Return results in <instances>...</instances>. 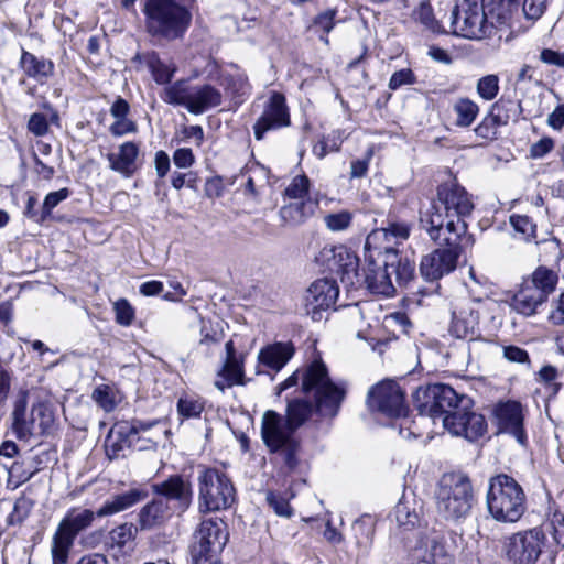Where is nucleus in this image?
<instances>
[{
    "instance_id": "nucleus-49",
    "label": "nucleus",
    "mask_w": 564,
    "mask_h": 564,
    "mask_svg": "<svg viewBox=\"0 0 564 564\" xmlns=\"http://www.w3.org/2000/svg\"><path fill=\"white\" fill-rule=\"evenodd\" d=\"M68 196H69L68 188H62L59 191L48 193L45 196L44 202L41 207V218L46 220L51 216L52 210L61 202L65 200Z\"/></svg>"
},
{
    "instance_id": "nucleus-63",
    "label": "nucleus",
    "mask_w": 564,
    "mask_h": 564,
    "mask_svg": "<svg viewBox=\"0 0 564 564\" xmlns=\"http://www.w3.org/2000/svg\"><path fill=\"white\" fill-rule=\"evenodd\" d=\"M336 10L328 9L314 19V25L328 34L335 26Z\"/></svg>"
},
{
    "instance_id": "nucleus-34",
    "label": "nucleus",
    "mask_w": 564,
    "mask_h": 564,
    "mask_svg": "<svg viewBox=\"0 0 564 564\" xmlns=\"http://www.w3.org/2000/svg\"><path fill=\"white\" fill-rule=\"evenodd\" d=\"M78 531H55L52 539L53 564H66Z\"/></svg>"
},
{
    "instance_id": "nucleus-39",
    "label": "nucleus",
    "mask_w": 564,
    "mask_h": 564,
    "mask_svg": "<svg viewBox=\"0 0 564 564\" xmlns=\"http://www.w3.org/2000/svg\"><path fill=\"white\" fill-rule=\"evenodd\" d=\"M453 110L456 113V126L467 128L477 118L479 107L469 98H460L454 104Z\"/></svg>"
},
{
    "instance_id": "nucleus-10",
    "label": "nucleus",
    "mask_w": 564,
    "mask_h": 564,
    "mask_svg": "<svg viewBox=\"0 0 564 564\" xmlns=\"http://www.w3.org/2000/svg\"><path fill=\"white\" fill-rule=\"evenodd\" d=\"M451 28L455 35L469 39H484L490 30L482 0H462L451 15Z\"/></svg>"
},
{
    "instance_id": "nucleus-64",
    "label": "nucleus",
    "mask_w": 564,
    "mask_h": 564,
    "mask_svg": "<svg viewBox=\"0 0 564 564\" xmlns=\"http://www.w3.org/2000/svg\"><path fill=\"white\" fill-rule=\"evenodd\" d=\"M540 61L546 65L564 67V53L551 48H543L540 53Z\"/></svg>"
},
{
    "instance_id": "nucleus-51",
    "label": "nucleus",
    "mask_w": 564,
    "mask_h": 564,
    "mask_svg": "<svg viewBox=\"0 0 564 564\" xmlns=\"http://www.w3.org/2000/svg\"><path fill=\"white\" fill-rule=\"evenodd\" d=\"M513 104L510 100H498L495 104L491 105L490 111L488 116L492 118V120L499 126H506L508 124L510 120V108H512Z\"/></svg>"
},
{
    "instance_id": "nucleus-6",
    "label": "nucleus",
    "mask_w": 564,
    "mask_h": 564,
    "mask_svg": "<svg viewBox=\"0 0 564 564\" xmlns=\"http://www.w3.org/2000/svg\"><path fill=\"white\" fill-rule=\"evenodd\" d=\"M473 503V486L464 474L448 473L442 476L436 492L437 512L446 520L458 522L465 518Z\"/></svg>"
},
{
    "instance_id": "nucleus-14",
    "label": "nucleus",
    "mask_w": 564,
    "mask_h": 564,
    "mask_svg": "<svg viewBox=\"0 0 564 564\" xmlns=\"http://www.w3.org/2000/svg\"><path fill=\"white\" fill-rule=\"evenodd\" d=\"M370 410L380 412L389 417H400L406 414L404 392L393 380H383L373 386L368 392Z\"/></svg>"
},
{
    "instance_id": "nucleus-18",
    "label": "nucleus",
    "mask_w": 564,
    "mask_h": 564,
    "mask_svg": "<svg viewBox=\"0 0 564 564\" xmlns=\"http://www.w3.org/2000/svg\"><path fill=\"white\" fill-rule=\"evenodd\" d=\"M322 256L328 260V268L340 275L347 286L357 288L361 282L358 257L346 246L324 248Z\"/></svg>"
},
{
    "instance_id": "nucleus-2",
    "label": "nucleus",
    "mask_w": 564,
    "mask_h": 564,
    "mask_svg": "<svg viewBox=\"0 0 564 564\" xmlns=\"http://www.w3.org/2000/svg\"><path fill=\"white\" fill-rule=\"evenodd\" d=\"M315 410L308 400L294 398L288 400L285 417L268 410L261 419V437L270 453L276 454L289 468L297 465L301 448L296 431L311 417Z\"/></svg>"
},
{
    "instance_id": "nucleus-16",
    "label": "nucleus",
    "mask_w": 564,
    "mask_h": 564,
    "mask_svg": "<svg viewBox=\"0 0 564 564\" xmlns=\"http://www.w3.org/2000/svg\"><path fill=\"white\" fill-rule=\"evenodd\" d=\"M156 422H143L140 420L119 421L108 433L105 441V451L109 459H118L124 456L123 452L129 448L134 440L142 432L149 431Z\"/></svg>"
},
{
    "instance_id": "nucleus-44",
    "label": "nucleus",
    "mask_w": 564,
    "mask_h": 564,
    "mask_svg": "<svg viewBox=\"0 0 564 564\" xmlns=\"http://www.w3.org/2000/svg\"><path fill=\"white\" fill-rule=\"evenodd\" d=\"M204 410V402L193 397H183L178 399L177 412L184 419L198 417Z\"/></svg>"
},
{
    "instance_id": "nucleus-8",
    "label": "nucleus",
    "mask_w": 564,
    "mask_h": 564,
    "mask_svg": "<svg viewBox=\"0 0 564 564\" xmlns=\"http://www.w3.org/2000/svg\"><path fill=\"white\" fill-rule=\"evenodd\" d=\"M446 234H442L440 238H430L435 243L440 245L437 248L422 257L420 263V272L422 278L429 282H436L444 275L452 273L458 262V258L465 247L471 246L474 241H465L463 238H458L457 241H447Z\"/></svg>"
},
{
    "instance_id": "nucleus-40",
    "label": "nucleus",
    "mask_w": 564,
    "mask_h": 564,
    "mask_svg": "<svg viewBox=\"0 0 564 564\" xmlns=\"http://www.w3.org/2000/svg\"><path fill=\"white\" fill-rule=\"evenodd\" d=\"M132 531H106L104 536L105 550L126 554L132 550Z\"/></svg>"
},
{
    "instance_id": "nucleus-54",
    "label": "nucleus",
    "mask_w": 564,
    "mask_h": 564,
    "mask_svg": "<svg viewBox=\"0 0 564 564\" xmlns=\"http://www.w3.org/2000/svg\"><path fill=\"white\" fill-rule=\"evenodd\" d=\"M415 82L414 73L410 68H403L391 75L388 87L391 90H397L404 85H412Z\"/></svg>"
},
{
    "instance_id": "nucleus-37",
    "label": "nucleus",
    "mask_w": 564,
    "mask_h": 564,
    "mask_svg": "<svg viewBox=\"0 0 564 564\" xmlns=\"http://www.w3.org/2000/svg\"><path fill=\"white\" fill-rule=\"evenodd\" d=\"M193 86L186 80H177L164 88L163 100L175 106H183L188 110Z\"/></svg>"
},
{
    "instance_id": "nucleus-45",
    "label": "nucleus",
    "mask_w": 564,
    "mask_h": 564,
    "mask_svg": "<svg viewBox=\"0 0 564 564\" xmlns=\"http://www.w3.org/2000/svg\"><path fill=\"white\" fill-rule=\"evenodd\" d=\"M478 95L487 100H494L499 93V77L495 74L486 75L477 82Z\"/></svg>"
},
{
    "instance_id": "nucleus-20",
    "label": "nucleus",
    "mask_w": 564,
    "mask_h": 564,
    "mask_svg": "<svg viewBox=\"0 0 564 564\" xmlns=\"http://www.w3.org/2000/svg\"><path fill=\"white\" fill-rule=\"evenodd\" d=\"M288 126H290V113L285 98L280 93H272L262 115L253 126L254 137L257 140H262L268 131Z\"/></svg>"
},
{
    "instance_id": "nucleus-50",
    "label": "nucleus",
    "mask_w": 564,
    "mask_h": 564,
    "mask_svg": "<svg viewBox=\"0 0 564 564\" xmlns=\"http://www.w3.org/2000/svg\"><path fill=\"white\" fill-rule=\"evenodd\" d=\"M113 311L116 313V322L121 326H130L134 319V308L126 300L120 299L113 304Z\"/></svg>"
},
{
    "instance_id": "nucleus-38",
    "label": "nucleus",
    "mask_w": 564,
    "mask_h": 564,
    "mask_svg": "<svg viewBox=\"0 0 564 564\" xmlns=\"http://www.w3.org/2000/svg\"><path fill=\"white\" fill-rule=\"evenodd\" d=\"M389 521V525L395 524L400 529H413L421 525V519L419 514L412 510L404 501H400L394 507Z\"/></svg>"
},
{
    "instance_id": "nucleus-21",
    "label": "nucleus",
    "mask_w": 564,
    "mask_h": 564,
    "mask_svg": "<svg viewBox=\"0 0 564 564\" xmlns=\"http://www.w3.org/2000/svg\"><path fill=\"white\" fill-rule=\"evenodd\" d=\"M339 295V288L335 280L324 278L314 281L307 289L305 296L306 312L313 319L321 318V312L335 305Z\"/></svg>"
},
{
    "instance_id": "nucleus-32",
    "label": "nucleus",
    "mask_w": 564,
    "mask_h": 564,
    "mask_svg": "<svg viewBox=\"0 0 564 564\" xmlns=\"http://www.w3.org/2000/svg\"><path fill=\"white\" fill-rule=\"evenodd\" d=\"M173 512L172 508L163 499L152 500L139 513L141 529L163 525Z\"/></svg>"
},
{
    "instance_id": "nucleus-53",
    "label": "nucleus",
    "mask_w": 564,
    "mask_h": 564,
    "mask_svg": "<svg viewBox=\"0 0 564 564\" xmlns=\"http://www.w3.org/2000/svg\"><path fill=\"white\" fill-rule=\"evenodd\" d=\"M324 221L329 230L341 231L349 227L351 214L348 212L328 214L324 217Z\"/></svg>"
},
{
    "instance_id": "nucleus-1",
    "label": "nucleus",
    "mask_w": 564,
    "mask_h": 564,
    "mask_svg": "<svg viewBox=\"0 0 564 564\" xmlns=\"http://www.w3.org/2000/svg\"><path fill=\"white\" fill-rule=\"evenodd\" d=\"M473 209L474 204L467 191L455 180H451L440 184L436 198L420 209L419 225L429 238L441 239L444 232L449 236L447 241L452 243L458 238L473 241L471 236L467 235L465 221Z\"/></svg>"
},
{
    "instance_id": "nucleus-7",
    "label": "nucleus",
    "mask_w": 564,
    "mask_h": 564,
    "mask_svg": "<svg viewBox=\"0 0 564 564\" xmlns=\"http://www.w3.org/2000/svg\"><path fill=\"white\" fill-rule=\"evenodd\" d=\"M198 510L202 513L228 509L235 501L231 479L216 468H204L197 477Z\"/></svg>"
},
{
    "instance_id": "nucleus-27",
    "label": "nucleus",
    "mask_w": 564,
    "mask_h": 564,
    "mask_svg": "<svg viewBox=\"0 0 564 564\" xmlns=\"http://www.w3.org/2000/svg\"><path fill=\"white\" fill-rule=\"evenodd\" d=\"M148 496V490L141 486L131 488L107 500L102 507L98 509L96 514L98 517H107L121 512L144 500Z\"/></svg>"
},
{
    "instance_id": "nucleus-48",
    "label": "nucleus",
    "mask_w": 564,
    "mask_h": 564,
    "mask_svg": "<svg viewBox=\"0 0 564 564\" xmlns=\"http://www.w3.org/2000/svg\"><path fill=\"white\" fill-rule=\"evenodd\" d=\"M12 430L18 438L24 440L34 433V421L26 417V412L21 413L19 416L11 414Z\"/></svg>"
},
{
    "instance_id": "nucleus-4",
    "label": "nucleus",
    "mask_w": 564,
    "mask_h": 564,
    "mask_svg": "<svg viewBox=\"0 0 564 564\" xmlns=\"http://www.w3.org/2000/svg\"><path fill=\"white\" fill-rule=\"evenodd\" d=\"M486 503L496 521L511 524L525 511V494L513 477L499 474L489 479Z\"/></svg>"
},
{
    "instance_id": "nucleus-26",
    "label": "nucleus",
    "mask_w": 564,
    "mask_h": 564,
    "mask_svg": "<svg viewBox=\"0 0 564 564\" xmlns=\"http://www.w3.org/2000/svg\"><path fill=\"white\" fill-rule=\"evenodd\" d=\"M228 540V531H196L191 545V555L202 551V555L219 557Z\"/></svg>"
},
{
    "instance_id": "nucleus-5",
    "label": "nucleus",
    "mask_w": 564,
    "mask_h": 564,
    "mask_svg": "<svg viewBox=\"0 0 564 564\" xmlns=\"http://www.w3.org/2000/svg\"><path fill=\"white\" fill-rule=\"evenodd\" d=\"M144 12L149 32L169 40L183 36L192 21L185 0H147Z\"/></svg>"
},
{
    "instance_id": "nucleus-57",
    "label": "nucleus",
    "mask_w": 564,
    "mask_h": 564,
    "mask_svg": "<svg viewBox=\"0 0 564 564\" xmlns=\"http://www.w3.org/2000/svg\"><path fill=\"white\" fill-rule=\"evenodd\" d=\"M414 18L420 21L426 28L435 31L436 23L433 17V10L431 6L426 2H421L420 6L414 11Z\"/></svg>"
},
{
    "instance_id": "nucleus-24",
    "label": "nucleus",
    "mask_w": 564,
    "mask_h": 564,
    "mask_svg": "<svg viewBox=\"0 0 564 564\" xmlns=\"http://www.w3.org/2000/svg\"><path fill=\"white\" fill-rule=\"evenodd\" d=\"M415 532L416 545L411 549L413 560L429 564H448L449 553L437 534L438 531H432L431 534Z\"/></svg>"
},
{
    "instance_id": "nucleus-22",
    "label": "nucleus",
    "mask_w": 564,
    "mask_h": 564,
    "mask_svg": "<svg viewBox=\"0 0 564 564\" xmlns=\"http://www.w3.org/2000/svg\"><path fill=\"white\" fill-rule=\"evenodd\" d=\"M152 489L154 494L161 496L160 499L166 501V505L173 503L171 508L174 512L183 513L192 503V485L180 475H173L162 482L154 484Z\"/></svg>"
},
{
    "instance_id": "nucleus-42",
    "label": "nucleus",
    "mask_w": 564,
    "mask_h": 564,
    "mask_svg": "<svg viewBox=\"0 0 564 564\" xmlns=\"http://www.w3.org/2000/svg\"><path fill=\"white\" fill-rule=\"evenodd\" d=\"M34 426L37 423L39 433H47L54 424V413L51 406L45 402H39L32 406L31 411Z\"/></svg>"
},
{
    "instance_id": "nucleus-35",
    "label": "nucleus",
    "mask_w": 564,
    "mask_h": 564,
    "mask_svg": "<svg viewBox=\"0 0 564 564\" xmlns=\"http://www.w3.org/2000/svg\"><path fill=\"white\" fill-rule=\"evenodd\" d=\"M142 58L156 84L164 85L170 83L176 70L172 63L162 61L154 52L143 55Z\"/></svg>"
},
{
    "instance_id": "nucleus-36",
    "label": "nucleus",
    "mask_w": 564,
    "mask_h": 564,
    "mask_svg": "<svg viewBox=\"0 0 564 564\" xmlns=\"http://www.w3.org/2000/svg\"><path fill=\"white\" fill-rule=\"evenodd\" d=\"M219 379L215 381V386L224 391L234 384H243V366L236 359H226L223 369L218 373Z\"/></svg>"
},
{
    "instance_id": "nucleus-19",
    "label": "nucleus",
    "mask_w": 564,
    "mask_h": 564,
    "mask_svg": "<svg viewBox=\"0 0 564 564\" xmlns=\"http://www.w3.org/2000/svg\"><path fill=\"white\" fill-rule=\"evenodd\" d=\"M543 531H518L506 543V553L514 564H533L541 553Z\"/></svg>"
},
{
    "instance_id": "nucleus-56",
    "label": "nucleus",
    "mask_w": 564,
    "mask_h": 564,
    "mask_svg": "<svg viewBox=\"0 0 564 564\" xmlns=\"http://www.w3.org/2000/svg\"><path fill=\"white\" fill-rule=\"evenodd\" d=\"M109 131L113 137H123L129 133H135L138 131V126L134 121L122 118L116 119V121L109 127Z\"/></svg>"
},
{
    "instance_id": "nucleus-11",
    "label": "nucleus",
    "mask_w": 564,
    "mask_h": 564,
    "mask_svg": "<svg viewBox=\"0 0 564 564\" xmlns=\"http://www.w3.org/2000/svg\"><path fill=\"white\" fill-rule=\"evenodd\" d=\"M310 178L302 174L292 178L284 191V195L294 202L289 203L280 209L282 220L290 225H299L311 217L317 208V202L308 197Z\"/></svg>"
},
{
    "instance_id": "nucleus-55",
    "label": "nucleus",
    "mask_w": 564,
    "mask_h": 564,
    "mask_svg": "<svg viewBox=\"0 0 564 564\" xmlns=\"http://www.w3.org/2000/svg\"><path fill=\"white\" fill-rule=\"evenodd\" d=\"M48 121L45 115L35 112L28 122V129L36 137L45 135L48 132Z\"/></svg>"
},
{
    "instance_id": "nucleus-52",
    "label": "nucleus",
    "mask_w": 564,
    "mask_h": 564,
    "mask_svg": "<svg viewBox=\"0 0 564 564\" xmlns=\"http://www.w3.org/2000/svg\"><path fill=\"white\" fill-rule=\"evenodd\" d=\"M510 224L517 232L523 236L524 240H530L535 236V225L528 216L512 215Z\"/></svg>"
},
{
    "instance_id": "nucleus-60",
    "label": "nucleus",
    "mask_w": 564,
    "mask_h": 564,
    "mask_svg": "<svg viewBox=\"0 0 564 564\" xmlns=\"http://www.w3.org/2000/svg\"><path fill=\"white\" fill-rule=\"evenodd\" d=\"M498 124L488 115L475 128V133L485 140H492L496 138Z\"/></svg>"
},
{
    "instance_id": "nucleus-31",
    "label": "nucleus",
    "mask_w": 564,
    "mask_h": 564,
    "mask_svg": "<svg viewBox=\"0 0 564 564\" xmlns=\"http://www.w3.org/2000/svg\"><path fill=\"white\" fill-rule=\"evenodd\" d=\"M545 302L546 300L543 299L535 289H532L523 281L520 290L512 297L511 307L524 316H532Z\"/></svg>"
},
{
    "instance_id": "nucleus-9",
    "label": "nucleus",
    "mask_w": 564,
    "mask_h": 564,
    "mask_svg": "<svg viewBox=\"0 0 564 564\" xmlns=\"http://www.w3.org/2000/svg\"><path fill=\"white\" fill-rule=\"evenodd\" d=\"M413 402L421 415L429 416L434 421L453 413L459 403L464 402V397H459L456 391L443 383L421 386L413 394Z\"/></svg>"
},
{
    "instance_id": "nucleus-13",
    "label": "nucleus",
    "mask_w": 564,
    "mask_h": 564,
    "mask_svg": "<svg viewBox=\"0 0 564 564\" xmlns=\"http://www.w3.org/2000/svg\"><path fill=\"white\" fill-rule=\"evenodd\" d=\"M480 302L469 297L456 299L452 304L449 334L458 339L474 340L480 336Z\"/></svg>"
},
{
    "instance_id": "nucleus-3",
    "label": "nucleus",
    "mask_w": 564,
    "mask_h": 564,
    "mask_svg": "<svg viewBox=\"0 0 564 564\" xmlns=\"http://www.w3.org/2000/svg\"><path fill=\"white\" fill-rule=\"evenodd\" d=\"M300 379L302 380V391L313 397L316 413L325 419L337 416L346 398V383L344 381H333L326 365L318 358L302 371H294L288 379L281 382L276 388L278 394L297 386Z\"/></svg>"
},
{
    "instance_id": "nucleus-23",
    "label": "nucleus",
    "mask_w": 564,
    "mask_h": 564,
    "mask_svg": "<svg viewBox=\"0 0 564 564\" xmlns=\"http://www.w3.org/2000/svg\"><path fill=\"white\" fill-rule=\"evenodd\" d=\"M495 422L500 433H509L524 445L527 435L523 429L522 405L517 401L498 403L492 411Z\"/></svg>"
},
{
    "instance_id": "nucleus-61",
    "label": "nucleus",
    "mask_w": 564,
    "mask_h": 564,
    "mask_svg": "<svg viewBox=\"0 0 564 564\" xmlns=\"http://www.w3.org/2000/svg\"><path fill=\"white\" fill-rule=\"evenodd\" d=\"M554 149V141L550 137H544L530 148V155L533 159H541Z\"/></svg>"
},
{
    "instance_id": "nucleus-12",
    "label": "nucleus",
    "mask_w": 564,
    "mask_h": 564,
    "mask_svg": "<svg viewBox=\"0 0 564 564\" xmlns=\"http://www.w3.org/2000/svg\"><path fill=\"white\" fill-rule=\"evenodd\" d=\"M411 225L406 221H390L384 228L372 230L366 238L365 251H375L378 259L384 257V263L393 265L398 260V250L390 243V238L397 241L406 240Z\"/></svg>"
},
{
    "instance_id": "nucleus-43",
    "label": "nucleus",
    "mask_w": 564,
    "mask_h": 564,
    "mask_svg": "<svg viewBox=\"0 0 564 564\" xmlns=\"http://www.w3.org/2000/svg\"><path fill=\"white\" fill-rule=\"evenodd\" d=\"M391 274H395V281L400 286H408L414 278L415 264L408 258L401 259L398 256L397 262L390 267Z\"/></svg>"
},
{
    "instance_id": "nucleus-41",
    "label": "nucleus",
    "mask_w": 564,
    "mask_h": 564,
    "mask_svg": "<svg viewBox=\"0 0 564 564\" xmlns=\"http://www.w3.org/2000/svg\"><path fill=\"white\" fill-rule=\"evenodd\" d=\"M94 512L88 509L75 508L68 511L57 529H85L91 524Z\"/></svg>"
},
{
    "instance_id": "nucleus-33",
    "label": "nucleus",
    "mask_w": 564,
    "mask_h": 564,
    "mask_svg": "<svg viewBox=\"0 0 564 564\" xmlns=\"http://www.w3.org/2000/svg\"><path fill=\"white\" fill-rule=\"evenodd\" d=\"M524 282L547 300L558 283V272L545 265H539L529 278L524 279Z\"/></svg>"
},
{
    "instance_id": "nucleus-17",
    "label": "nucleus",
    "mask_w": 564,
    "mask_h": 564,
    "mask_svg": "<svg viewBox=\"0 0 564 564\" xmlns=\"http://www.w3.org/2000/svg\"><path fill=\"white\" fill-rule=\"evenodd\" d=\"M366 268L361 274V282L371 293L392 296L395 288L391 280L390 264L384 263V257L377 258L375 251H365Z\"/></svg>"
},
{
    "instance_id": "nucleus-15",
    "label": "nucleus",
    "mask_w": 564,
    "mask_h": 564,
    "mask_svg": "<svg viewBox=\"0 0 564 564\" xmlns=\"http://www.w3.org/2000/svg\"><path fill=\"white\" fill-rule=\"evenodd\" d=\"M468 404L469 400L464 398L453 413L443 417V427L452 435L476 441L487 432V422L482 414L467 411Z\"/></svg>"
},
{
    "instance_id": "nucleus-25",
    "label": "nucleus",
    "mask_w": 564,
    "mask_h": 564,
    "mask_svg": "<svg viewBox=\"0 0 564 564\" xmlns=\"http://www.w3.org/2000/svg\"><path fill=\"white\" fill-rule=\"evenodd\" d=\"M140 153V144L127 141L119 145L118 152L107 154L109 167L123 175L131 177L138 170V156Z\"/></svg>"
},
{
    "instance_id": "nucleus-47",
    "label": "nucleus",
    "mask_w": 564,
    "mask_h": 564,
    "mask_svg": "<svg viewBox=\"0 0 564 564\" xmlns=\"http://www.w3.org/2000/svg\"><path fill=\"white\" fill-rule=\"evenodd\" d=\"M33 503L30 499L21 497L19 498L13 507L12 512L8 517L9 525H21L31 512Z\"/></svg>"
},
{
    "instance_id": "nucleus-28",
    "label": "nucleus",
    "mask_w": 564,
    "mask_h": 564,
    "mask_svg": "<svg viewBox=\"0 0 564 564\" xmlns=\"http://www.w3.org/2000/svg\"><path fill=\"white\" fill-rule=\"evenodd\" d=\"M19 65L25 76L45 83L54 75L55 65L51 59L37 57L36 55L22 48Z\"/></svg>"
},
{
    "instance_id": "nucleus-59",
    "label": "nucleus",
    "mask_w": 564,
    "mask_h": 564,
    "mask_svg": "<svg viewBox=\"0 0 564 564\" xmlns=\"http://www.w3.org/2000/svg\"><path fill=\"white\" fill-rule=\"evenodd\" d=\"M502 355L510 362L528 364V365L530 364V357H529L528 351L518 346H513V345L503 346Z\"/></svg>"
},
{
    "instance_id": "nucleus-62",
    "label": "nucleus",
    "mask_w": 564,
    "mask_h": 564,
    "mask_svg": "<svg viewBox=\"0 0 564 564\" xmlns=\"http://www.w3.org/2000/svg\"><path fill=\"white\" fill-rule=\"evenodd\" d=\"M371 156H372V151H368L366 154V158L354 160L350 163V177L351 178H361L367 175Z\"/></svg>"
},
{
    "instance_id": "nucleus-30",
    "label": "nucleus",
    "mask_w": 564,
    "mask_h": 564,
    "mask_svg": "<svg viewBox=\"0 0 564 564\" xmlns=\"http://www.w3.org/2000/svg\"><path fill=\"white\" fill-rule=\"evenodd\" d=\"M223 97L218 89L210 85L193 86L188 112L200 115L210 108L218 107Z\"/></svg>"
},
{
    "instance_id": "nucleus-46",
    "label": "nucleus",
    "mask_w": 564,
    "mask_h": 564,
    "mask_svg": "<svg viewBox=\"0 0 564 564\" xmlns=\"http://www.w3.org/2000/svg\"><path fill=\"white\" fill-rule=\"evenodd\" d=\"M93 400L106 412H111L116 405V395L111 387L107 384L98 386L93 392Z\"/></svg>"
},
{
    "instance_id": "nucleus-58",
    "label": "nucleus",
    "mask_w": 564,
    "mask_h": 564,
    "mask_svg": "<svg viewBox=\"0 0 564 564\" xmlns=\"http://www.w3.org/2000/svg\"><path fill=\"white\" fill-rule=\"evenodd\" d=\"M549 0H524L523 12L528 19L536 20L544 13Z\"/></svg>"
},
{
    "instance_id": "nucleus-29",
    "label": "nucleus",
    "mask_w": 564,
    "mask_h": 564,
    "mask_svg": "<svg viewBox=\"0 0 564 564\" xmlns=\"http://www.w3.org/2000/svg\"><path fill=\"white\" fill-rule=\"evenodd\" d=\"M294 355V347L291 343H275L263 347L258 354L261 365L280 371Z\"/></svg>"
}]
</instances>
